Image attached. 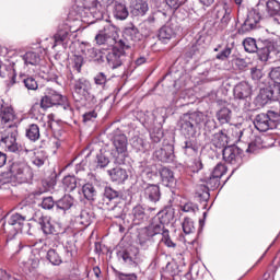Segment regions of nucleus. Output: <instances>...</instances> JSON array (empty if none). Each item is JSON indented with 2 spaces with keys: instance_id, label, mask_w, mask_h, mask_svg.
<instances>
[{
  "instance_id": "obj_61",
  "label": "nucleus",
  "mask_w": 280,
  "mask_h": 280,
  "mask_svg": "<svg viewBox=\"0 0 280 280\" xmlns=\"http://www.w3.org/2000/svg\"><path fill=\"white\" fill-rule=\"evenodd\" d=\"M42 209L50 210L56 207V201H54V197H43L42 198V203H40Z\"/></svg>"
},
{
  "instance_id": "obj_21",
  "label": "nucleus",
  "mask_w": 280,
  "mask_h": 280,
  "mask_svg": "<svg viewBox=\"0 0 280 280\" xmlns=\"http://www.w3.org/2000/svg\"><path fill=\"white\" fill-rule=\"evenodd\" d=\"M81 51L85 58H89L93 62L102 65L104 62V52L91 46V44H81Z\"/></svg>"
},
{
  "instance_id": "obj_35",
  "label": "nucleus",
  "mask_w": 280,
  "mask_h": 280,
  "mask_svg": "<svg viewBox=\"0 0 280 280\" xmlns=\"http://www.w3.org/2000/svg\"><path fill=\"white\" fill-rule=\"evenodd\" d=\"M265 50L267 51L266 62H268L270 54H275L280 58V40L265 39Z\"/></svg>"
},
{
  "instance_id": "obj_51",
  "label": "nucleus",
  "mask_w": 280,
  "mask_h": 280,
  "mask_svg": "<svg viewBox=\"0 0 280 280\" xmlns=\"http://www.w3.org/2000/svg\"><path fill=\"white\" fill-rule=\"evenodd\" d=\"M101 32H103V34L107 36L109 40H115V38H117V27L115 25L107 24Z\"/></svg>"
},
{
  "instance_id": "obj_36",
  "label": "nucleus",
  "mask_w": 280,
  "mask_h": 280,
  "mask_svg": "<svg viewBox=\"0 0 280 280\" xmlns=\"http://www.w3.org/2000/svg\"><path fill=\"white\" fill-rule=\"evenodd\" d=\"M108 174L110 176V179L113 183H125L128 180V172L121 167H115L113 170L108 171Z\"/></svg>"
},
{
  "instance_id": "obj_9",
  "label": "nucleus",
  "mask_w": 280,
  "mask_h": 280,
  "mask_svg": "<svg viewBox=\"0 0 280 280\" xmlns=\"http://www.w3.org/2000/svg\"><path fill=\"white\" fill-rule=\"evenodd\" d=\"M243 46L247 54H257L261 62H266L268 52L266 51V39L256 40L253 37H247L243 40Z\"/></svg>"
},
{
  "instance_id": "obj_63",
  "label": "nucleus",
  "mask_w": 280,
  "mask_h": 280,
  "mask_svg": "<svg viewBox=\"0 0 280 280\" xmlns=\"http://www.w3.org/2000/svg\"><path fill=\"white\" fill-rule=\"evenodd\" d=\"M132 147L136 148L138 152H144V150H148V143L142 138H137L132 142Z\"/></svg>"
},
{
  "instance_id": "obj_10",
  "label": "nucleus",
  "mask_w": 280,
  "mask_h": 280,
  "mask_svg": "<svg viewBox=\"0 0 280 280\" xmlns=\"http://www.w3.org/2000/svg\"><path fill=\"white\" fill-rule=\"evenodd\" d=\"M140 36L139 28H137L135 24H130L125 27L122 38L118 40V47H120V49H130L135 47V43L139 40Z\"/></svg>"
},
{
  "instance_id": "obj_40",
  "label": "nucleus",
  "mask_w": 280,
  "mask_h": 280,
  "mask_svg": "<svg viewBox=\"0 0 280 280\" xmlns=\"http://www.w3.org/2000/svg\"><path fill=\"white\" fill-rule=\"evenodd\" d=\"M113 14L117 19V21H126L130 13L128 12V8L126 7V4L116 3L114 7Z\"/></svg>"
},
{
  "instance_id": "obj_55",
  "label": "nucleus",
  "mask_w": 280,
  "mask_h": 280,
  "mask_svg": "<svg viewBox=\"0 0 280 280\" xmlns=\"http://www.w3.org/2000/svg\"><path fill=\"white\" fill-rule=\"evenodd\" d=\"M107 82H108V77H106L104 72H98L94 77V84H96V86H101V89H104Z\"/></svg>"
},
{
  "instance_id": "obj_15",
  "label": "nucleus",
  "mask_w": 280,
  "mask_h": 280,
  "mask_svg": "<svg viewBox=\"0 0 280 280\" xmlns=\"http://www.w3.org/2000/svg\"><path fill=\"white\" fill-rule=\"evenodd\" d=\"M232 14H233V9H231L226 3L215 9V18L220 19V24H219L220 30H226L229 27V24L231 23V19H233Z\"/></svg>"
},
{
  "instance_id": "obj_37",
  "label": "nucleus",
  "mask_w": 280,
  "mask_h": 280,
  "mask_svg": "<svg viewBox=\"0 0 280 280\" xmlns=\"http://www.w3.org/2000/svg\"><path fill=\"white\" fill-rule=\"evenodd\" d=\"M27 221V217L21 213H13L8 220L10 226H14L15 231H23V224Z\"/></svg>"
},
{
  "instance_id": "obj_48",
  "label": "nucleus",
  "mask_w": 280,
  "mask_h": 280,
  "mask_svg": "<svg viewBox=\"0 0 280 280\" xmlns=\"http://www.w3.org/2000/svg\"><path fill=\"white\" fill-rule=\"evenodd\" d=\"M22 83L27 91H36L38 89V82L34 77L22 75Z\"/></svg>"
},
{
  "instance_id": "obj_26",
  "label": "nucleus",
  "mask_w": 280,
  "mask_h": 280,
  "mask_svg": "<svg viewBox=\"0 0 280 280\" xmlns=\"http://www.w3.org/2000/svg\"><path fill=\"white\" fill-rule=\"evenodd\" d=\"M158 38L161 43L167 45L172 38H176V30L172 24L167 23L159 30Z\"/></svg>"
},
{
  "instance_id": "obj_54",
  "label": "nucleus",
  "mask_w": 280,
  "mask_h": 280,
  "mask_svg": "<svg viewBox=\"0 0 280 280\" xmlns=\"http://www.w3.org/2000/svg\"><path fill=\"white\" fill-rule=\"evenodd\" d=\"M226 174V166L222 163H218L213 171L211 172V175L217 178H222Z\"/></svg>"
},
{
  "instance_id": "obj_2",
  "label": "nucleus",
  "mask_w": 280,
  "mask_h": 280,
  "mask_svg": "<svg viewBox=\"0 0 280 280\" xmlns=\"http://www.w3.org/2000/svg\"><path fill=\"white\" fill-rule=\"evenodd\" d=\"M113 3H115V0H74L71 14H75L77 19H83L90 12L97 19H102L106 8L113 5Z\"/></svg>"
},
{
  "instance_id": "obj_59",
  "label": "nucleus",
  "mask_w": 280,
  "mask_h": 280,
  "mask_svg": "<svg viewBox=\"0 0 280 280\" xmlns=\"http://www.w3.org/2000/svg\"><path fill=\"white\" fill-rule=\"evenodd\" d=\"M231 54H233V48L231 46H225L223 50H221L217 56V60L225 61L228 58H231Z\"/></svg>"
},
{
  "instance_id": "obj_28",
  "label": "nucleus",
  "mask_w": 280,
  "mask_h": 280,
  "mask_svg": "<svg viewBox=\"0 0 280 280\" xmlns=\"http://www.w3.org/2000/svg\"><path fill=\"white\" fill-rule=\"evenodd\" d=\"M159 176L164 187H174V185H176V177H174V172L168 167H160Z\"/></svg>"
},
{
  "instance_id": "obj_52",
  "label": "nucleus",
  "mask_w": 280,
  "mask_h": 280,
  "mask_svg": "<svg viewBox=\"0 0 280 280\" xmlns=\"http://www.w3.org/2000/svg\"><path fill=\"white\" fill-rule=\"evenodd\" d=\"M152 237L153 236H147V232L141 233L139 235V244L141 246V248H143V250H148V248H150V246H152Z\"/></svg>"
},
{
  "instance_id": "obj_17",
  "label": "nucleus",
  "mask_w": 280,
  "mask_h": 280,
  "mask_svg": "<svg viewBox=\"0 0 280 280\" xmlns=\"http://www.w3.org/2000/svg\"><path fill=\"white\" fill-rule=\"evenodd\" d=\"M11 176L14 178H18L22 183H25L27 180V172H30V168L27 167V164L24 162H12L9 165L8 168Z\"/></svg>"
},
{
  "instance_id": "obj_58",
  "label": "nucleus",
  "mask_w": 280,
  "mask_h": 280,
  "mask_svg": "<svg viewBox=\"0 0 280 280\" xmlns=\"http://www.w3.org/2000/svg\"><path fill=\"white\" fill-rule=\"evenodd\" d=\"M45 161H47V156L40 152L35 153V156L32 158V163L36 167H43V165H45Z\"/></svg>"
},
{
  "instance_id": "obj_5",
  "label": "nucleus",
  "mask_w": 280,
  "mask_h": 280,
  "mask_svg": "<svg viewBox=\"0 0 280 280\" xmlns=\"http://www.w3.org/2000/svg\"><path fill=\"white\" fill-rule=\"evenodd\" d=\"M73 97L77 101L85 102V104H97V97L92 92L91 81L84 78L74 81Z\"/></svg>"
},
{
  "instance_id": "obj_50",
  "label": "nucleus",
  "mask_w": 280,
  "mask_h": 280,
  "mask_svg": "<svg viewBox=\"0 0 280 280\" xmlns=\"http://www.w3.org/2000/svg\"><path fill=\"white\" fill-rule=\"evenodd\" d=\"M150 139L152 143H161V139H163V128L161 125L150 131Z\"/></svg>"
},
{
  "instance_id": "obj_12",
  "label": "nucleus",
  "mask_w": 280,
  "mask_h": 280,
  "mask_svg": "<svg viewBox=\"0 0 280 280\" xmlns=\"http://www.w3.org/2000/svg\"><path fill=\"white\" fill-rule=\"evenodd\" d=\"M233 97L235 102H248L253 97V85L246 81L237 83L233 88Z\"/></svg>"
},
{
  "instance_id": "obj_44",
  "label": "nucleus",
  "mask_w": 280,
  "mask_h": 280,
  "mask_svg": "<svg viewBox=\"0 0 280 280\" xmlns=\"http://www.w3.org/2000/svg\"><path fill=\"white\" fill-rule=\"evenodd\" d=\"M82 194L85 200L93 201L97 196V190L95 189V186H93V184L88 183L82 186Z\"/></svg>"
},
{
  "instance_id": "obj_7",
  "label": "nucleus",
  "mask_w": 280,
  "mask_h": 280,
  "mask_svg": "<svg viewBox=\"0 0 280 280\" xmlns=\"http://www.w3.org/2000/svg\"><path fill=\"white\" fill-rule=\"evenodd\" d=\"M254 126L259 132L275 130L279 126V114L269 110L267 114H258L254 119Z\"/></svg>"
},
{
  "instance_id": "obj_38",
  "label": "nucleus",
  "mask_w": 280,
  "mask_h": 280,
  "mask_svg": "<svg viewBox=\"0 0 280 280\" xmlns=\"http://www.w3.org/2000/svg\"><path fill=\"white\" fill-rule=\"evenodd\" d=\"M174 220V208L166 207L162 211L158 212V221L162 224H170Z\"/></svg>"
},
{
  "instance_id": "obj_60",
  "label": "nucleus",
  "mask_w": 280,
  "mask_h": 280,
  "mask_svg": "<svg viewBox=\"0 0 280 280\" xmlns=\"http://www.w3.org/2000/svg\"><path fill=\"white\" fill-rule=\"evenodd\" d=\"M161 242L167 247V248H176V243L172 241V237L170 236V230L163 232Z\"/></svg>"
},
{
  "instance_id": "obj_57",
  "label": "nucleus",
  "mask_w": 280,
  "mask_h": 280,
  "mask_svg": "<svg viewBox=\"0 0 280 280\" xmlns=\"http://www.w3.org/2000/svg\"><path fill=\"white\" fill-rule=\"evenodd\" d=\"M269 78L275 83L273 86H280V67L271 68Z\"/></svg>"
},
{
  "instance_id": "obj_4",
  "label": "nucleus",
  "mask_w": 280,
  "mask_h": 280,
  "mask_svg": "<svg viewBox=\"0 0 280 280\" xmlns=\"http://www.w3.org/2000/svg\"><path fill=\"white\" fill-rule=\"evenodd\" d=\"M16 137H19V131L10 124L8 129L0 132V144L4 145L9 152H15L20 156H26L31 151L25 145L18 144Z\"/></svg>"
},
{
  "instance_id": "obj_31",
  "label": "nucleus",
  "mask_w": 280,
  "mask_h": 280,
  "mask_svg": "<svg viewBox=\"0 0 280 280\" xmlns=\"http://www.w3.org/2000/svg\"><path fill=\"white\" fill-rule=\"evenodd\" d=\"M218 104L219 106H223L215 114V117L219 124L221 125L229 124L231 121V115H232L231 109L225 106L226 103L224 101H218Z\"/></svg>"
},
{
  "instance_id": "obj_8",
  "label": "nucleus",
  "mask_w": 280,
  "mask_h": 280,
  "mask_svg": "<svg viewBox=\"0 0 280 280\" xmlns=\"http://www.w3.org/2000/svg\"><path fill=\"white\" fill-rule=\"evenodd\" d=\"M206 185H199L196 189V198H198L199 202H208L209 198H211V194H209V190L212 191L218 189L220 187V179L219 177H215L214 175H211L205 179Z\"/></svg>"
},
{
  "instance_id": "obj_34",
  "label": "nucleus",
  "mask_w": 280,
  "mask_h": 280,
  "mask_svg": "<svg viewBox=\"0 0 280 280\" xmlns=\"http://www.w3.org/2000/svg\"><path fill=\"white\" fill-rule=\"evenodd\" d=\"M20 60H24V67H36L37 65H40V55L36 51H27L23 55V57H20Z\"/></svg>"
},
{
  "instance_id": "obj_22",
  "label": "nucleus",
  "mask_w": 280,
  "mask_h": 280,
  "mask_svg": "<svg viewBox=\"0 0 280 280\" xmlns=\"http://www.w3.org/2000/svg\"><path fill=\"white\" fill-rule=\"evenodd\" d=\"M142 196L148 202L156 205L161 200V187L155 184H147L143 187Z\"/></svg>"
},
{
  "instance_id": "obj_30",
  "label": "nucleus",
  "mask_w": 280,
  "mask_h": 280,
  "mask_svg": "<svg viewBox=\"0 0 280 280\" xmlns=\"http://www.w3.org/2000/svg\"><path fill=\"white\" fill-rule=\"evenodd\" d=\"M147 237H154V235H162L165 231H170L165 229V224L159 221V219H154L151 224L147 228Z\"/></svg>"
},
{
  "instance_id": "obj_53",
  "label": "nucleus",
  "mask_w": 280,
  "mask_h": 280,
  "mask_svg": "<svg viewBox=\"0 0 280 280\" xmlns=\"http://www.w3.org/2000/svg\"><path fill=\"white\" fill-rule=\"evenodd\" d=\"M108 163H110V160L108 159V156L104 155V153H100L96 155L97 170H104V167L108 166Z\"/></svg>"
},
{
  "instance_id": "obj_13",
  "label": "nucleus",
  "mask_w": 280,
  "mask_h": 280,
  "mask_svg": "<svg viewBox=\"0 0 280 280\" xmlns=\"http://www.w3.org/2000/svg\"><path fill=\"white\" fill-rule=\"evenodd\" d=\"M152 211H156V208H149L148 210H145L143 206L137 205L131 210L132 224H135L136 226H140V224H145V222L150 220V213H152Z\"/></svg>"
},
{
  "instance_id": "obj_14",
  "label": "nucleus",
  "mask_w": 280,
  "mask_h": 280,
  "mask_svg": "<svg viewBox=\"0 0 280 280\" xmlns=\"http://www.w3.org/2000/svg\"><path fill=\"white\" fill-rule=\"evenodd\" d=\"M124 49L115 47L106 55L107 65L110 69H118V67H121L126 62L127 56Z\"/></svg>"
},
{
  "instance_id": "obj_16",
  "label": "nucleus",
  "mask_w": 280,
  "mask_h": 280,
  "mask_svg": "<svg viewBox=\"0 0 280 280\" xmlns=\"http://www.w3.org/2000/svg\"><path fill=\"white\" fill-rule=\"evenodd\" d=\"M161 113H163V109L161 108H156L153 112H147L143 117L144 128H148L150 130L152 129V127L156 126V124L160 126L164 124L165 118L163 117V115H161Z\"/></svg>"
},
{
  "instance_id": "obj_6",
  "label": "nucleus",
  "mask_w": 280,
  "mask_h": 280,
  "mask_svg": "<svg viewBox=\"0 0 280 280\" xmlns=\"http://www.w3.org/2000/svg\"><path fill=\"white\" fill-rule=\"evenodd\" d=\"M114 150L112 156L116 165H126L128 159V138L124 133L115 135L113 138Z\"/></svg>"
},
{
  "instance_id": "obj_32",
  "label": "nucleus",
  "mask_w": 280,
  "mask_h": 280,
  "mask_svg": "<svg viewBox=\"0 0 280 280\" xmlns=\"http://www.w3.org/2000/svg\"><path fill=\"white\" fill-rule=\"evenodd\" d=\"M90 108H93L92 110L85 112L83 117V124H89V121H94L97 119V112L102 110V101H97L95 104H86Z\"/></svg>"
},
{
  "instance_id": "obj_23",
  "label": "nucleus",
  "mask_w": 280,
  "mask_h": 280,
  "mask_svg": "<svg viewBox=\"0 0 280 280\" xmlns=\"http://www.w3.org/2000/svg\"><path fill=\"white\" fill-rule=\"evenodd\" d=\"M16 119V115L14 114V108L12 105L5 103V101L0 100V122L1 124H12Z\"/></svg>"
},
{
  "instance_id": "obj_3",
  "label": "nucleus",
  "mask_w": 280,
  "mask_h": 280,
  "mask_svg": "<svg viewBox=\"0 0 280 280\" xmlns=\"http://www.w3.org/2000/svg\"><path fill=\"white\" fill-rule=\"evenodd\" d=\"M260 148H264V145H261V138H256L255 141L249 142L245 150L237 145L225 147L222 150L223 161L230 165H234V167H240V165L244 163V152L253 154L257 152V150H260Z\"/></svg>"
},
{
  "instance_id": "obj_45",
  "label": "nucleus",
  "mask_w": 280,
  "mask_h": 280,
  "mask_svg": "<svg viewBox=\"0 0 280 280\" xmlns=\"http://www.w3.org/2000/svg\"><path fill=\"white\" fill-rule=\"evenodd\" d=\"M26 137L30 141H38L40 139V128L36 124H32L26 128Z\"/></svg>"
},
{
  "instance_id": "obj_19",
  "label": "nucleus",
  "mask_w": 280,
  "mask_h": 280,
  "mask_svg": "<svg viewBox=\"0 0 280 280\" xmlns=\"http://www.w3.org/2000/svg\"><path fill=\"white\" fill-rule=\"evenodd\" d=\"M261 21V15L257 13V11H250L247 14L246 20L242 24V26L238 28V34H246L247 32H253L257 27V23Z\"/></svg>"
},
{
  "instance_id": "obj_49",
  "label": "nucleus",
  "mask_w": 280,
  "mask_h": 280,
  "mask_svg": "<svg viewBox=\"0 0 280 280\" xmlns=\"http://www.w3.org/2000/svg\"><path fill=\"white\" fill-rule=\"evenodd\" d=\"M182 229L185 235H191L192 233H196V226L194 225V220L190 218H185L182 223Z\"/></svg>"
},
{
  "instance_id": "obj_11",
  "label": "nucleus",
  "mask_w": 280,
  "mask_h": 280,
  "mask_svg": "<svg viewBox=\"0 0 280 280\" xmlns=\"http://www.w3.org/2000/svg\"><path fill=\"white\" fill-rule=\"evenodd\" d=\"M280 100V86L279 85H269L262 88L259 91V94L256 97V102L260 106H266L269 102H279Z\"/></svg>"
},
{
  "instance_id": "obj_1",
  "label": "nucleus",
  "mask_w": 280,
  "mask_h": 280,
  "mask_svg": "<svg viewBox=\"0 0 280 280\" xmlns=\"http://www.w3.org/2000/svg\"><path fill=\"white\" fill-rule=\"evenodd\" d=\"M205 119H207L205 113L194 112L184 114L179 120L180 132L185 137V141L182 143V149L187 156H196L198 150H200L196 135L199 126L205 124Z\"/></svg>"
},
{
  "instance_id": "obj_47",
  "label": "nucleus",
  "mask_w": 280,
  "mask_h": 280,
  "mask_svg": "<svg viewBox=\"0 0 280 280\" xmlns=\"http://www.w3.org/2000/svg\"><path fill=\"white\" fill-rule=\"evenodd\" d=\"M45 95L48 96L55 105H60L65 102V96L56 92V90L47 89Z\"/></svg>"
},
{
  "instance_id": "obj_29",
  "label": "nucleus",
  "mask_w": 280,
  "mask_h": 280,
  "mask_svg": "<svg viewBox=\"0 0 280 280\" xmlns=\"http://www.w3.org/2000/svg\"><path fill=\"white\" fill-rule=\"evenodd\" d=\"M131 16H145L150 10V5L145 0H135L132 5L130 7Z\"/></svg>"
},
{
  "instance_id": "obj_18",
  "label": "nucleus",
  "mask_w": 280,
  "mask_h": 280,
  "mask_svg": "<svg viewBox=\"0 0 280 280\" xmlns=\"http://www.w3.org/2000/svg\"><path fill=\"white\" fill-rule=\"evenodd\" d=\"M174 145L165 144L163 148H160L154 151L153 158L161 163H174Z\"/></svg>"
},
{
  "instance_id": "obj_43",
  "label": "nucleus",
  "mask_w": 280,
  "mask_h": 280,
  "mask_svg": "<svg viewBox=\"0 0 280 280\" xmlns=\"http://www.w3.org/2000/svg\"><path fill=\"white\" fill-rule=\"evenodd\" d=\"M62 187L65 191L71 192L78 188V178L75 176L68 175L62 179Z\"/></svg>"
},
{
  "instance_id": "obj_33",
  "label": "nucleus",
  "mask_w": 280,
  "mask_h": 280,
  "mask_svg": "<svg viewBox=\"0 0 280 280\" xmlns=\"http://www.w3.org/2000/svg\"><path fill=\"white\" fill-rule=\"evenodd\" d=\"M20 58H23V55H16L15 59H12L10 62L12 69L11 84H16V71H21L25 67V60L21 61Z\"/></svg>"
},
{
  "instance_id": "obj_20",
  "label": "nucleus",
  "mask_w": 280,
  "mask_h": 280,
  "mask_svg": "<svg viewBox=\"0 0 280 280\" xmlns=\"http://www.w3.org/2000/svg\"><path fill=\"white\" fill-rule=\"evenodd\" d=\"M32 220L40 226L44 235H55L56 228L54 226V224H51V219L49 217L43 215L40 212H37L32 218Z\"/></svg>"
},
{
  "instance_id": "obj_46",
  "label": "nucleus",
  "mask_w": 280,
  "mask_h": 280,
  "mask_svg": "<svg viewBox=\"0 0 280 280\" xmlns=\"http://www.w3.org/2000/svg\"><path fill=\"white\" fill-rule=\"evenodd\" d=\"M46 259H48L52 266H60V264H62V257H60V254H58V250L54 248H50L47 252Z\"/></svg>"
},
{
  "instance_id": "obj_27",
  "label": "nucleus",
  "mask_w": 280,
  "mask_h": 280,
  "mask_svg": "<svg viewBox=\"0 0 280 280\" xmlns=\"http://www.w3.org/2000/svg\"><path fill=\"white\" fill-rule=\"evenodd\" d=\"M210 143L215 150L223 151L229 145V137L224 133V130H221L212 135Z\"/></svg>"
},
{
  "instance_id": "obj_62",
  "label": "nucleus",
  "mask_w": 280,
  "mask_h": 280,
  "mask_svg": "<svg viewBox=\"0 0 280 280\" xmlns=\"http://www.w3.org/2000/svg\"><path fill=\"white\" fill-rule=\"evenodd\" d=\"M104 198L107 200H117L119 198V191L113 189L112 187H105Z\"/></svg>"
},
{
  "instance_id": "obj_25",
  "label": "nucleus",
  "mask_w": 280,
  "mask_h": 280,
  "mask_svg": "<svg viewBox=\"0 0 280 280\" xmlns=\"http://www.w3.org/2000/svg\"><path fill=\"white\" fill-rule=\"evenodd\" d=\"M74 32H78V30H73V27H71V25H69L68 23L61 24L54 36L55 38L54 47H56V45H60L65 43V40L69 38V34H73Z\"/></svg>"
},
{
  "instance_id": "obj_39",
  "label": "nucleus",
  "mask_w": 280,
  "mask_h": 280,
  "mask_svg": "<svg viewBox=\"0 0 280 280\" xmlns=\"http://www.w3.org/2000/svg\"><path fill=\"white\" fill-rule=\"evenodd\" d=\"M77 224L84 226H91V222H93V214L89 210H82L79 215L75 217Z\"/></svg>"
},
{
  "instance_id": "obj_24",
  "label": "nucleus",
  "mask_w": 280,
  "mask_h": 280,
  "mask_svg": "<svg viewBox=\"0 0 280 280\" xmlns=\"http://www.w3.org/2000/svg\"><path fill=\"white\" fill-rule=\"evenodd\" d=\"M118 259H121L126 266L132 268V266H137V249L132 253V246H129L125 249H121L117 253Z\"/></svg>"
},
{
  "instance_id": "obj_56",
  "label": "nucleus",
  "mask_w": 280,
  "mask_h": 280,
  "mask_svg": "<svg viewBox=\"0 0 280 280\" xmlns=\"http://www.w3.org/2000/svg\"><path fill=\"white\" fill-rule=\"evenodd\" d=\"M84 65V57L82 55H74L72 58V68L75 69L78 73L82 71V66Z\"/></svg>"
},
{
  "instance_id": "obj_41",
  "label": "nucleus",
  "mask_w": 280,
  "mask_h": 280,
  "mask_svg": "<svg viewBox=\"0 0 280 280\" xmlns=\"http://www.w3.org/2000/svg\"><path fill=\"white\" fill-rule=\"evenodd\" d=\"M266 12L268 16H279L280 2L278 0H268L266 2Z\"/></svg>"
},
{
  "instance_id": "obj_42",
  "label": "nucleus",
  "mask_w": 280,
  "mask_h": 280,
  "mask_svg": "<svg viewBox=\"0 0 280 280\" xmlns=\"http://www.w3.org/2000/svg\"><path fill=\"white\" fill-rule=\"evenodd\" d=\"M57 209L61 211H69L73 207V197L65 195L61 199L56 202Z\"/></svg>"
},
{
  "instance_id": "obj_64",
  "label": "nucleus",
  "mask_w": 280,
  "mask_h": 280,
  "mask_svg": "<svg viewBox=\"0 0 280 280\" xmlns=\"http://www.w3.org/2000/svg\"><path fill=\"white\" fill-rule=\"evenodd\" d=\"M51 106H56L51 100L45 94L40 100V108L47 109L51 108Z\"/></svg>"
}]
</instances>
